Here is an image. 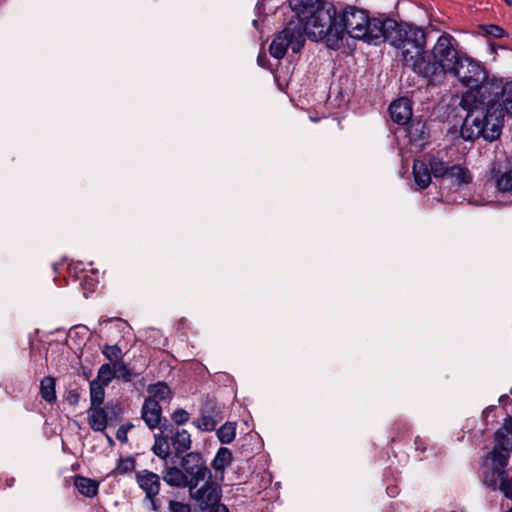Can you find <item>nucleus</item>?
<instances>
[{
    "label": "nucleus",
    "mask_w": 512,
    "mask_h": 512,
    "mask_svg": "<svg viewBox=\"0 0 512 512\" xmlns=\"http://www.w3.org/2000/svg\"><path fill=\"white\" fill-rule=\"evenodd\" d=\"M378 19L370 18L365 10L354 6H347L337 15L333 4L323 3L308 17V29L312 41H324L328 48L338 50L343 45L345 34L372 44V24Z\"/></svg>",
    "instance_id": "1"
},
{
    "label": "nucleus",
    "mask_w": 512,
    "mask_h": 512,
    "mask_svg": "<svg viewBox=\"0 0 512 512\" xmlns=\"http://www.w3.org/2000/svg\"><path fill=\"white\" fill-rule=\"evenodd\" d=\"M502 97L476 98L472 92L461 95L459 108L463 122L460 136L465 141H474L480 137L494 141L501 135L504 116L508 114V107Z\"/></svg>",
    "instance_id": "2"
},
{
    "label": "nucleus",
    "mask_w": 512,
    "mask_h": 512,
    "mask_svg": "<svg viewBox=\"0 0 512 512\" xmlns=\"http://www.w3.org/2000/svg\"><path fill=\"white\" fill-rule=\"evenodd\" d=\"M450 75L467 87L466 92H472L476 98L501 97L502 94L512 96V83H504L503 78L490 75L484 65L470 57L465 56L460 60Z\"/></svg>",
    "instance_id": "3"
},
{
    "label": "nucleus",
    "mask_w": 512,
    "mask_h": 512,
    "mask_svg": "<svg viewBox=\"0 0 512 512\" xmlns=\"http://www.w3.org/2000/svg\"><path fill=\"white\" fill-rule=\"evenodd\" d=\"M432 57L433 60L424 53L420 62L414 64V72L436 83L451 74L465 56L459 54L456 40L450 34H442L433 47Z\"/></svg>",
    "instance_id": "4"
},
{
    "label": "nucleus",
    "mask_w": 512,
    "mask_h": 512,
    "mask_svg": "<svg viewBox=\"0 0 512 512\" xmlns=\"http://www.w3.org/2000/svg\"><path fill=\"white\" fill-rule=\"evenodd\" d=\"M310 32L308 18L305 22L301 20L290 21L272 40L269 47L270 55L276 59H282L288 48L294 53L300 52L305 43V36L312 40Z\"/></svg>",
    "instance_id": "5"
},
{
    "label": "nucleus",
    "mask_w": 512,
    "mask_h": 512,
    "mask_svg": "<svg viewBox=\"0 0 512 512\" xmlns=\"http://www.w3.org/2000/svg\"><path fill=\"white\" fill-rule=\"evenodd\" d=\"M410 24L398 23L391 18H379L372 24V31L370 39L372 45H379L382 42H389L392 46L399 49L403 45L402 37L407 36L406 29Z\"/></svg>",
    "instance_id": "6"
},
{
    "label": "nucleus",
    "mask_w": 512,
    "mask_h": 512,
    "mask_svg": "<svg viewBox=\"0 0 512 512\" xmlns=\"http://www.w3.org/2000/svg\"><path fill=\"white\" fill-rule=\"evenodd\" d=\"M406 32L407 36L402 37L403 45L399 47L401 59L404 66L414 71V64H418L424 56L426 36L421 28L413 25H410Z\"/></svg>",
    "instance_id": "7"
},
{
    "label": "nucleus",
    "mask_w": 512,
    "mask_h": 512,
    "mask_svg": "<svg viewBox=\"0 0 512 512\" xmlns=\"http://www.w3.org/2000/svg\"><path fill=\"white\" fill-rule=\"evenodd\" d=\"M495 445L487 455L488 460H494L498 466H507L512 452V417L504 419L502 427L494 434Z\"/></svg>",
    "instance_id": "8"
},
{
    "label": "nucleus",
    "mask_w": 512,
    "mask_h": 512,
    "mask_svg": "<svg viewBox=\"0 0 512 512\" xmlns=\"http://www.w3.org/2000/svg\"><path fill=\"white\" fill-rule=\"evenodd\" d=\"M180 466L183 468L190 487L198 486L200 482L211 479V470L203 455L199 452H188L181 457Z\"/></svg>",
    "instance_id": "9"
},
{
    "label": "nucleus",
    "mask_w": 512,
    "mask_h": 512,
    "mask_svg": "<svg viewBox=\"0 0 512 512\" xmlns=\"http://www.w3.org/2000/svg\"><path fill=\"white\" fill-rule=\"evenodd\" d=\"M427 165L435 178L447 177L455 180L458 185L468 184L472 181V176L467 168L460 165L449 166L438 156H430Z\"/></svg>",
    "instance_id": "10"
},
{
    "label": "nucleus",
    "mask_w": 512,
    "mask_h": 512,
    "mask_svg": "<svg viewBox=\"0 0 512 512\" xmlns=\"http://www.w3.org/2000/svg\"><path fill=\"white\" fill-rule=\"evenodd\" d=\"M224 419L223 406L213 399H207L200 410V417L194 419L192 424L204 432H211Z\"/></svg>",
    "instance_id": "11"
},
{
    "label": "nucleus",
    "mask_w": 512,
    "mask_h": 512,
    "mask_svg": "<svg viewBox=\"0 0 512 512\" xmlns=\"http://www.w3.org/2000/svg\"><path fill=\"white\" fill-rule=\"evenodd\" d=\"M189 494L201 510H206L219 503L221 489L209 479L200 488L198 486L190 487Z\"/></svg>",
    "instance_id": "12"
},
{
    "label": "nucleus",
    "mask_w": 512,
    "mask_h": 512,
    "mask_svg": "<svg viewBox=\"0 0 512 512\" xmlns=\"http://www.w3.org/2000/svg\"><path fill=\"white\" fill-rule=\"evenodd\" d=\"M141 418L150 430L162 429L169 425L162 415V407L154 398H145L141 408Z\"/></svg>",
    "instance_id": "13"
},
{
    "label": "nucleus",
    "mask_w": 512,
    "mask_h": 512,
    "mask_svg": "<svg viewBox=\"0 0 512 512\" xmlns=\"http://www.w3.org/2000/svg\"><path fill=\"white\" fill-rule=\"evenodd\" d=\"M136 481L139 487L145 492L146 499L155 498L160 491V476L147 469L136 473Z\"/></svg>",
    "instance_id": "14"
},
{
    "label": "nucleus",
    "mask_w": 512,
    "mask_h": 512,
    "mask_svg": "<svg viewBox=\"0 0 512 512\" xmlns=\"http://www.w3.org/2000/svg\"><path fill=\"white\" fill-rule=\"evenodd\" d=\"M389 112L394 123L408 124L412 118V102L406 97L398 98L390 104Z\"/></svg>",
    "instance_id": "15"
},
{
    "label": "nucleus",
    "mask_w": 512,
    "mask_h": 512,
    "mask_svg": "<svg viewBox=\"0 0 512 512\" xmlns=\"http://www.w3.org/2000/svg\"><path fill=\"white\" fill-rule=\"evenodd\" d=\"M168 434L176 456L188 453L187 451L191 448L192 440L187 430L174 428L169 425Z\"/></svg>",
    "instance_id": "16"
},
{
    "label": "nucleus",
    "mask_w": 512,
    "mask_h": 512,
    "mask_svg": "<svg viewBox=\"0 0 512 512\" xmlns=\"http://www.w3.org/2000/svg\"><path fill=\"white\" fill-rule=\"evenodd\" d=\"M162 478L170 487L190 489L189 482L187 481V477L185 476L181 466L166 467L162 471Z\"/></svg>",
    "instance_id": "17"
},
{
    "label": "nucleus",
    "mask_w": 512,
    "mask_h": 512,
    "mask_svg": "<svg viewBox=\"0 0 512 512\" xmlns=\"http://www.w3.org/2000/svg\"><path fill=\"white\" fill-rule=\"evenodd\" d=\"M168 427L169 425H165L164 428L159 429L158 433L154 434V444L151 449L156 456L163 460H166L170 455Z\"/></svg>",
    "instance_id": "18"
},
{
    "label": "nucleus",
    "mask_w": 512,
    "mask_h": 512,
    "mask_svg": "<svg viewBox=\"0 0 512 512\" xmlns=\"http://www.w3.org/2000/svg\"><path fill=\"white\" fill-rule=\"evenodd\" d=\"M87 415L88 423L92 430L103 432L106 429L109 421L103 407L90 406V408L87 410Z\"/></svg>",
    "instance_id": "19"
},
{
    "label": "nucleus",
    "mask_w": 512,
    "mask_h": 512,
    "mask_svg": "<svg viewBox=\"0 0 512 512\" xmlns=\"http://www.w3.org/2000/svg\"><path fill=\"white\" fill-rule=\"evenodd\" d=\"M431 171L428 165L422 160H415L413 163V176L415 184L419 189L427 188L431 183Z\"/></svg>",
    "instance_id": "20"
},
{
    "label": "nucleus",
    "mask_w": 512,
    "mask_h": 512,
    "mask_svg": "<svg viewBox=\"0 0 512 512\" xmlns=\"http://www.w3.org/2000/svg\"><path fill=\"white\" fill-rule=\"evenodd\" d=\"M74 485L78 492L85 497L92 498L98 493L99 482L96 480L76 475L74 477Z\"/></svg>",
    "instance_id": "21"
},
{
    "label": "nucleus",
    "mask_w": 512,
    "mask_h": 512,
    "mask_svg": "<svg viewBox=\"0 0 512 512\" xmlns=\"http://www.w3.org/2000/svg\"><path fill=\"white\" fill-rule=\"evenodd\" d=\"M492 463V471L487 473L484 477V483L495 490L499 484L501 486L502 481L507 480L508 476L504 468L506 466H498L494 460H490Z\"/></svg>",
    "instance_id": "22"
},
{
    "label": "nucleus",
    "mask_w": 512,
    "mask_h": 512,
    "mask_svg": "<svg viewBox=\"0 0 512 512\" xmlns=\"http://www.w3.org/2000/svg\"><path fill=\"white\" fill-rule=\"evenodd\" d=\"M233 461V455L229 448L220 447L212 460L211 466L216 472L223 473Z\"/></svg>",
    "instance_id": "23"
},
{
    "label": "nucleus",
    "mask_w": 512,
    "mask_h": 512,
    "mask_svg": "<svg viewBox=\"0 0 512 512\" xmlns=\"http://www.w3.org/2000/svg\"><path fill=\"white\" fill-rule=\"evenodd\" d=\"M149 396L147 398H154L155 401H167L171 398L172 392L169 386L164 382L149 385L147 388Z\"/></svg>",
    "instance_id": "24"
},
{
    "label": "nucleus",
    "mask_w": 512,
    "mask_h": 512,
    "mask_svg": "<svg viewBox=\"0 0 512 512\" xmlns=\"http://www.w3.org/2000/svg\"><path fill=\"white\" fill-rule=\"evenodd\" d=\"M407 135L411 142H421L428 137L426 124L422 121L408 123Z\"/></svg>",
    "instance_id": "25"
},
{
    "label": "nucleus",
    "mask_w": 512,
    "mask_h": 512,
    "mask_svg": "<svg viewBox=\"0 0 512 512\" xmlns=\"http://www.w3.org/2000/svg\"><path fill=\"white\" fill-rule=\"evenodd\" d=\"M55 381L54 377L47 376L40 382V395L48 403L56 401Z\"/></svg>",
    "instance_id": "26"
},
{
    "label": "nucleus",
    "mask_w": 512,
    "mask_h": 512,
    "mask_svg": "<svg viewBox=\"0 0 512 512\" xmlns=\"http://www.w3.org/2000/svg\"><path fill=\"white\" fill-rule=\"evenodd\" d=\"M90 406H101L105 397V386L99 381L92 380L90 382Z\"/></svg>",
    "instance_id": "27"
},
{
    "label": "nucleus",
    "mask_w": 512,
    "mask_h": 512,
    "mask_svg": "<svg viewBox=\"0 0 512 512\" xmlns=\"http://www.w3.org/2000/svg\"><path fill=\"white\" fill-rule=\"evenodd\" d=\"M219 441L222 444L231 443L236 436V423L226 422L216 432Z\"/></svg>",
    "instance_id": "28"
},
{
    "label": "nucleus",
    "mask_w": 512,
    "mask_h": 512,
    "mask_svg": "<svg viewBox=\"0 0 512 512\" xmlns=\"http://www.w3.org/2000/svg\"><path fill=\"white\" fill-rule=\"evenodd\" d=\"M114 363H105L100 366L97 372L96 381H99L103 385H108L115 377Z\"/></svg>",
    "instance_id": "29"
},
{
    "label": "nucleus",
    "mask_w": 512,
    "mask_h": 512,
    "mask_svg": "<svg viewBox=\"0 0 512 512\" xmlns=\"http://www.w3.org/2000/svg\"><path fill=\"white\" fill-rule=\"evenodd\" d=\"M102 354L113 364L123 360L121 348L115 345L105 344L102 348Z\"/></svg>",
    "instance_id": "30"
},
{
    "label": "nucleus",
    "mask_w": 512,
    "mask_h": 512,
    "mask_svg": "<svg viewBox=\"0 0 512 512\" xmlns=\"http://www.w3.org/2000/svg\"><path fill=\"white\" fill-rule=\"evenodd\" d=\"M114 368L115 377L125 382H130L136 376L123 360L114 363Z\"/></svg>",
    "instance_id": "31"
},
{
    "label": "nucleus",
    "mask_w": 512,
    "mask_h": 512,
    "mask_svg": "<svg viewBox=\"0 0 512 512\" xmlns=\"http://www.w3.org/2000/svg\"><path fill=\"white\" fill-rule=\"evenodd\" d=\"M104 411L107 414L109 422H117L123 414V408L121 404L117 402H108L104 407Z\"/></svg>",
    "instance_id": "32"
},
{
    "label": "nucleus",
    "mask_w": 512,
    "mask_h": 512,
    "mask_svg": "<svg viewBox=\"0 0 512 512\" xmlns=\"http://www.w3.org/2000/svg\"><path fill=\"white\" fill-rule=\"evenodd\" d=\"M496 187L500 192H512V169L504 172L496 180Z\"/></svg>",
    "instance_id": "33"
},
{
    "label": "nucleus",
    "mask_w": 512,
    "mask_h": 512,
    "mask_svg": "<svg viewBox=\"0 0 512 512\" xmlns=\"http://www.w3.org/2000/svg\"><path fill=\"white\" fill-rule=\"evenodd\" d=\"M135 468V460L131 457L120 458L116 465L117 474L124 475Z\"/></svg>",
    "instance_id": "34"
},
{
    "label": "nucleus",
    "mask_w": 512,
    "mask_h": 512,
    "mask_svg": "<svg viewBox=\"0 0 512 512\" xmlns=\"http://www.w3.org/2000/svg\"><path fill=\"white\" fill-rule=\"evenodd\" d=\"M171 419L175 424L183 425L189 420V413L182 408H178L171 414Z\"/></svg>",
    "instance_id": "35"
},
{
    "label": "nucleus",
    "mask_w": 512,
    "mask_h": 512,
    "mask_svg": "<svg viewBox=\"0 0 512 512\" xmlns=\"http://www.w3.org/2000/svg\"><path fill=\"white\" fill-rule=\"evenodd\" d=\"M169 512H191L189 504L182 503L176 500H170L168 503Z\"/></svg>",
    "instance_id": "36"
},
{
    "label": "nucleus",
    "mask_w": 512,
    "mask_h": 512,
    "mask_svg": "<svg viewBox=\"0 0 512 512\" xmlns=\"http://www.w3.org/2000/svg\"><path fill=\"white\" fill-rule=\"evenodd\" d=\"M133 424L131 423H128V424H125V425H121L117 432H116V438L122 442V443H126L127 442V433L129 430H131L133 428Z\"/></svg>",
    "instance_id": "37"
},
{
    "label": "nucleus",
    "mask_w": 512,
    "mask_h": 512,
    "mask_svg": "<svg viewBox=\"0 0 512 512\" xmlns=\"http://www.w3.org/2000/svg\"><path fill=\"white\" fill-rule=\"evenodd\" d=\"M485 31L488 35L494 38H501L505 35V31L503 28L493 24L486 26Z\"/></svg>",
    "instance_id": "38"
},
{
    "label": "nucleus",
    "mask_w": 512,
    "mask_h": 512,
    "mask_svg": "<svg viewBox=\"0 0 512 512\" xmlns=\"http://www.w3.org/2000/svg\"><path fill=\"white\" fill-rule=\"evenodd\" d=\"M500 490L507 498L512 499V477L502 481Z\"/></svg>",
    "instance_id": "39"
},
{
    "label": "nucleus",
    "mask_w": 512,
    "mask_h": 512,
    "mask_svg": "<svg viewBox=\"0 0 512 512\" xmlns=\"http://www.w3.org/2000/svg\"><path fill=\"white\" fill-rule=\"evenodd\" d=\"M81 285L85 291H93L97 285V282L94 278L85 276L81 281Z\"/></svg>",
    "instance_id": "40"
},
{
    "label": "nucleus",
    "mask_w": 512,
    "mask_h": 512,
    "mask_svg": "<svg viewBox=\"0 0 512 512\" xmlns=\"http://www.w3.org/2000/svg\"><path fill=\"white\" fill-rule=\"evenodd\" d=\"M79 398V393L76 390H70L66 396V400L73 406L78 404Z\"/></svg>",
    "instance_id": "41"
},
{
    "label": "nucleus",
    "mask_w": 512,
    "mask_h": 512,
    "mask_svg": "<svg viewBox=\"0 0 512 512\" xmlns=\"http://www.w3.org/2000/svg\"><path fill=\"white\" fill-rule=\"evenodd\" d=\"M505 83H512V81H506ZM501 97V99L504 100L505 105L508 107V115L512 116V96L502 94Z\"/></svg>",
    "instance_id": "42"
},
{
    "label": "nucleus",
    "mask_w": 512,
    "mask_h": 512,
    "mask_svg": "<svg viewBox=\"0 0 512 512\" xmlns=\"http://www.w3.org/2000/svg\"><path fill=\"white\" fill-rule=\"evenodd\" d=\"M209 512H229L228 508L223 504H216L215 506H212L209 508Z\"/></svg>",
    "instance_id": "43"
},
{
    "label": "nucleus",
    "mask_w": 512,
    "mask_h": 512,
    "mask_svg": "<svg viewBox=\"0 0 512 512\" xmlns=\"http://www.w3.org/2000/svg\"><path fill=\"white\" fill-rule=\"evenodd\" d=\"M387 493H388V495H389V496L394 497V496H395V494H396V488H394V487H388V488H387Z\"/></svg>",
    "instance_id": "44"
},
{
    "label": "nucleus",
    "mask_w": 512,
    "mask_h": 512,
    "mask_svg": "<svg viewBox=\"0 0 512 512\" xmlns=\"http://www.w3.org/2000/svg\"><path fill=\"white\" fill-rule=\"evenodd\" d=\"M149 500H150V502H151L152 509H153L154 511H158V505H157V503H156L155 498H152V499H149Z\"/></svg>",
    "instance_id": "45"
},
{
    "label": "nucleus",
    "mask_w": 512,
    "mask_h": 512,
    "mask_svg": "<svg viewBox=\"0 0 512 512\" xmlns=\"http://www.w3.org/2000/svg\"><path fill=\"white\" fill-rule=\"evenodd\" d=\"M509 399V397L507 395H502L500 398H499V402L500 403H504L505 401H507Z\"/></svg>",
    "instance_id": "46"
},
{
    "label": "nucleus",
    "mask_w": 512,
    "mask_h": 512,
    "mask_svg": "<svg viewBox=\"0 0 512 512\" xmlns=\"http://www.w3.org/2000/svg\"><path fill=\"white\" fill-rule=\"evenodd\" d=\"M110 320H111V319H103V318H101V319L99 320V324H102V323H104V322H108V321H110Z\"/></svg>",
    "instance_id": "47"
},
{
    "label": "nucleus",
    "mask_w": 512,
    "mask_h": 512,
    "mask_svg": "<svg viewBox=\"0 0 512 512\" xmlns=\"http://www.w3.org/2000/svg\"><path fill=\"white\" fill-rule=\"evenodd\" d=\"M507 5L512 6V0H504Z\"/></svg>",
    "instance_id": "48"
},
{
    "label": "nucleus",
    "mask_w": 512,
    "mask_h": 512,
    "mask_svg": "<svg viewBox=\"0 0 512 512\" xmlns=\"http://www.w3.org/2000/svg\"><path fill=\"white\" fill-rule=\"evenodd\" d=\"M106 437H107V441H109L110 443H113V440L110 436L106 435Z\"/></svg>",
    "instance_id": "49"
},
{
    "label": "nucleus",
    "mask_w": 512,
    "mask_h": 512,
    "mask_svg": "<svg viewBox=\"0 0 512 512\" xmlns=\"http://www.w3.org/2000/svg\"><path fill=\"white\" fill-rule=\"evenodd\" d=\"M507 512H512V507Z\"/></svg>",
    "instance_id": "50"
}]
</instances>
